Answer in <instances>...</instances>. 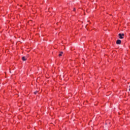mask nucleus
Returning a JSON list of instances; mask_svg holds the SVG:
<instances>
[{"instance_id": "obj_3", "label": "nucleus", "mask_w": 130, "mask_h": 130, "mask_svg": "<svg viewBox=\"0 0 130 130\" xmlns=\"http://www.w3.org/2000/svg\"><path fill=\"white\" fill-rule=\"evenodd\" d=\"M22 60H23V61H25V60H26V57L25 56L22 57Z\"/></svg>"}, {"instance_id": "obj_6", "label": "nucleus", "mask_w": 130, "mask_h": 130, "mask_svg": "<svg viewBox=\"0 0 130 130\" xmlns=\"http://www.w3.org/2000/svg\"><path fill=\"white\" fill-rule=\"evenodd\" d=\"M74 11H76V9L75 8L74 9Z\"/></svg>"}, {"instance_id": "obj_4", "label": "nucleus", "mask_w": 130, "mask_h": 130, "mask_svg": "<svg viewBox=\"0 0 130 130\" xmlns=\"http://www.w3.org/2000/svg\"><path fill=\"white\" fill-rule=\"evenodd\" d=\"M63 53V52H60V53L59 54V56H61Z\"/></svg>"}, {"instance_id": "obj_1", "label": "nucleus", "mask_w": 130, "mask_h": 130, "mask_svg": "<svg viewBox=\"0 0 130 130\" xmlns=\"http://www.w3.org/2000/svg\"><path fill=\"white\" fill-rule=\"evenodd\" d=\"M118 37H119V39H123V38H124V34H119L118 35Z\"/></svg>"}, {"instance_id": "obj_5", "label": "nucleus", "mask_w": 130, "mask_h": 130, "mask_svg": "<svg viewBox=\"0 0 130 130\" xmlns=\"http://www.w3.org/2000/svg\"><path fill=\"white\" fill-rule=\"evenodd\" d=\"M37 93H38V91H35V92H34V94H35V95H36V94H37Z\"/></svg>"}, {"instance_id": "obj_2", "label": "nucleus", "mask_w": 130, "mask_h": 130, "mask_svg": "<svg viewBox=\"0 0 130 130\" xmlns=\"http://www.w3.org/2000/svg\"><path fill=\"white\" fill-rule=\"evenodd\" d=\"M116 44H118V45L121 44V40H117Z\"/></svg>"}, {"instance_id": "obj_7", "label": "nucleus", "mask_w": 130, "mask_h": 130, "mask_svg": "<svg viewBox=\"0 0 130 130\" xmlns=\"http://www.w3.org/2000/svg\"><path fill=\"white\" fill-rule=\"evenodd\" d=\"M129 88H130V86H129ZM129 91H130V88L129 89Z\"/></svg>"}]
</instances>
